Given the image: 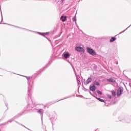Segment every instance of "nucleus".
<instances>
[{
  "instance_id": "nucleus-1",
  "label": "nucleus",
  "mask_w": 131,
  "mask_h": 131,
  "mask_svg": "<svg viewBox=\"0 0 131 131\" xmlns=\"http://www.w3.org/2000/svg\"><path fill=\"white\" fill-rule=\"evenodd\" d=\"M26 99L27 100V102H28V105L27 106V107L26 108V111H29L30 110H32L33 112V109L35 107V106L36 105L35 104V103L33 102L32 99H31V93H30V95H28V93H27V96H26Z\"/></svg>"
},
{
  "instance_id": "nucleus-5",
  "label": "nucleus",
  "mask_w": 131,
  "mask_h": 131,
  "mask_svg": "<svg viewBox=\"0 0 131 131\" xmlns=\"http://www.w3.org/2000/svg\"><path fill=\"white\" fill-rule=\"evenodd\" d=\"M86 52L88 53V54H90V55H91L92 56H96V55H97L96 51L90 47L86 48Z\"/></svg>"
},
{
  "instance_id": "nucleus-28",
  "label": "nucleus",
  "mask_w": 131,
  "mask_h": 131,
  "mask_svg": "<svg viewBox=\"0 0 131 131\" xmlns=\"http://www.w3.org/2000/svg\"><path fill=\"white\" fill-rule=\"evenodd\" d=\"M77 83L78 84H79V83H80V79H78L77 78Z\"/></svg>"
},
{
  "instance_id": "nucleus-41",
  "label": "nucleus",
  "mask_w": 131,
  "mask_h": 131,
  "mask_svg": "<svg viewBox=\"0 0 131 131\" xmlns=\"http://www.w3.org/2000/svg\"><path fill=\"white\" fill-rule=\"evenodd\" d=\"M45 128L46 129V127L44 126Z\"/></svg>"
},
{
  "instance_id": "nucleus-38",
  "label": "nucleus",
  "mask_w": 131,
  "mask_h": 131,
  "mask_svg": "<svg viewBox=\"0 0 131 131\" xmlns=\"http://www.w3.org/2000/svg\"><path fill=\"white\" fill-rule=\"evenodd\" d=\"M59 101H61V100H59L57 101V102H59Z\"/></svg>"
},
{
  "instance_id": "nucleus-22",
  "label": "nucleus",
  "mask_w": 131,
  "mask_h": 131,
  "mask_svg": "<svg viewBox=\"0 0 131 131\" xmlns=\"http://www.w3.org/2000/svg\"><path fill=\"white\" fill-rule=\"evenodd\" d=\"M97 93L98 95H102L103 94L102 93V92L100 91V90H97Z\"/></svg>"
},
{
  "instance_id": "nucleus-6",
  "label": "nucleus",
  "mask_w": 131,
  "mask_h": 131,
  "mask_svg": "<svg viewBox=\"0 0 131 131\" xmlns=\"http://www.w3.org/2000/svg\"><path fill=\"white\" fill-rule=\"evenodd\" d=\"M3 24H6L7 25H9L10 26H13V27H16V28H19L20 29H23L24 30H26L27 31H30V32H35V31H32L24 28H21V27H18L17 26H15V25H11L9 24H7V23H3Z\"/></svg>"
},
{
  "instance_id": "nucleus-8",
  "label": "nucleus",
  "mask_w": 131,
  "mask_h": 131,
  "mask_svg": "<svg viewBox=\"0 0 131 131\" xmlns=\"http://www.w3.org/2000/svg\"><path fill=\"white\" fill-rule=\"evenodd\" d=\"M50 65H51V62H49L48 64H47V65L46 66H45L42 70H40L39 71H38V72H37V73H36V75H37L38 74H40V73H41V72H42V71H43V70H45V69H47V68L49 67V66H50Z\"/></svg>"
},
{
  "instance_id": "nucleus-35",
  "label": "nucleus",
  "mask_w": 131,
  "mask_h": 131,
  "mask_svg": "<svg viewBox=\"0 0 131 131\" xmlns=\"http://www.w3.org/2000/svg\"><path fill=\"white\" fill-rule=\"evenodd\" d=\"M4 118H2L0 119V121H2V120H3L4 119Z\"/></svg>"
},
{
  "instance_id": "nucleus-40",
  "label": "nucleus",
  "mask_w": 131,
  "mask_h": 131,
  "mask_svg": "<svg viewBox=\"0 0 131 131\" xmlns=\"http://www.w3.org/2000/svg\"><path fill=\"white\" fill-rule=\"evenodd\" d=\"M45 37H46V38H47V39H48V38H47V37L45 36Z\"/></svg>"
},
{
  "instance_id": "nucleus-3",
  "label": "nucleus",
  "mask_w": 131,
  "mask_h": 131,
  "mask_svg": "<svg viewBox=\"0 0 131 131\" xmlns=\"http://www.w3.org/2000/svg\"><path fill=\"white\" fill-rule=\"evenodd\" d=\"M24 76V77H26L28 80V87L27 93H28V96H30V93H31V90L32 89V83H33V82L31 83V81L32 80V77H28L26 76Z\"/></svg>"
},
{
  "instance_id": "nucleus-26",
  "label": "nucleus",
  "mask_w": 131,
  "mask_h": 131,
  "mask_svg": "<svg viewBox=\"0 0 131 131\" xmlns=\"http://www.w3.org/2000/svg\"><path fill=\"white\" fill-rule=\"evenodd\" d=\"M71 97H72V96H68L67 97H65L64 98H63L61 100H65L66 99H68V98H71Z\"/></svg>"
},
{
  "instance_id": "nucleus-2",
  "label": "nucleus",
  "mask_w": 131,
  "mask_h": 131,
  "mask_svg": "<svg viewBox=\"0 0 131 131\" xmlns=\"http://www.w3.org/2000/svg\"><path fill=\"white\" fill-rule=\"evenodd\" d=\"M41 106H43L41 104H36L35 105V108L33 109V112H37L38 114H40L41 116V119L42 121V117L43 116V113L45 112V110L41 108Z\"/></svg>"
},
{
  "instance_id": "nucleus-10",
  "label": "nucleus",
  "mask_w": 131,
  "mask_h": 131,
  "mask_svg": "<svg viewBox=\"0 0 131 131\" xmlns=\"http://www.w3.org/2000/svg\"><path fill=\"white\" fill-rule=\"evenodd\" d=\"M120 121H122V122H126L127 123H130L131 117L126 118L125 119L120 120Z\"/></svg>"
},
{
  "instance_id": "nucleus-16",
  "label": "nucleus",
  "mask_w": 131,
  "mask_h": 131,
  "mask_svg": "<svg viewBox=\"0 0 131 131\" xmlns=\"http://www.w3.org/2000/svg\"><path fill=\"white\" fill-rule=\"evenodd\" d=\"M60 20H61V21H62V22H65V21H66V20H67V17H66V16H64L62 15L60 17Z\"/></svg>"
},
{
  "instance_id": "nucleus-19",
  "label": "nucleus",
  "mask_w": 131,
  "mask_h": 131,
  "mask_svg": "<svg viewBox=\"0 0 131 131\" xmlns=\"http://www.w3.org/2000/svg\"><path fill=\"white\" fill-rule=\"evenodd\" d=\"M93 97H94V98L95 99H97V98L98 97V95L97 94V93H96V92H94L93 94H92Z\"/></svg>"
},
{
  "instance_id": "nucleus-7",
  "label": "nucleus",
  "mask_w": 131,
  "mask_h": 131,
  "mask_svg": "<svg viewBox=\"0 0 131 131\" xmlns=\"http://www.w3.org/2000/svg\"><path fill=\"white\" fill-rule=\"evenodd\" d=\"M75 51H76L77 52H79L80 53H84V49H83V48L79 46V47H76L75 48Z\"/></svg>"
},
{
  "instance_id": "nucleus-24",
  "label": "nucleus",
  "mask_w": 131,
  "mask_h": 131,
  "mask_svg": "<svg viewBox=\"0 0 131 131\" xmlns=\"http://www.w3.org/2000/svg\"><path fill=\"white\" fill-rule=\"evenodd\" d=\"M72 20L74 22H76V17L75 16H74L73 18H72Z\"/></svg>"
},
{
  "instance_id": "nucleus-36",
  "label": "nucleus",
  "mask_w": 131,
  "mask_h": 131,
  "mask_svg": "<svg viewBox=\"0 0 131 131\" xmlns=\"http://www.w3.org/2000/svg\"><path fill=\"white\" fill-rule=\"evenodd\" d=\"M129 86H130V88H131V83H129Z\"/></svg>"
},
{
  "instance_id": "nucleus-23",
  "label": "nucleus",
  "mask_w": 131,
  "mask_h": 131,
  "mask_svg": "<svg viewBox=\"0 0 131 131\" xmlns=\"http://www.w3.org/2000/svg\"><path fill=\"white\" fill-rule=\"evenodd\" d=\"M15 122L17 123L18 124H19V125H21V126H23L24 127H25L26 128V126H24V125L20 124L19 122H18L17 121H15Z\"/></svg>"
},
{
  "instance_id": "nucleus-30",
  "label": "nucleus",
  "mask_w": 131,
  "mask_h": 131,
  "mask_svg": "<svg viewBox=\"0 0 131 131\" xmlns=\"http://www.w3.org/2000/svg\"><path fill=\"white\" fill-rule=\"evenodd\" d=\"M84 92H90V90L86 89H85V88H84Z\"/></svg>"
},
{
  "instance_id": "nucleus-17",
  "label": "nucleus",
  "mask_w": 131,
  "mask_h": 131,
  "mask_svg": "<svg viewBox=\"0 0 131 131\" xmlns=\"http://www.w3.org/2000/svg\"><path fill=\"white\" fill-rule=\"evenodd\" d=\"M115 40H116V38L115 37H112L110 40V42H113Z\"/></svg>"
},
{
  "instance_id": "nucleus-14",
  "label": "nucleus",
  "mask_w": 131,
  "mask_h": 131,
  "mask_svg": "<svg viewBox=\"0 0 131 131\" xmlns=\"http://www.w3.org/2000/svg\"><path fill=\"white\" fill-rule=\"evenodd\" d=\"M97 100H98V101H99V102H101L102 103H104V105L105 106H108L107 105L106 103V101L104 99H101L100 98H97Z\"/></svg>"
},
{
  "instance_id": "nucleus-37",
  "label": "nucleus",
  "mask_w": 131,
  "mask_h": 131,
  "mask_svg": "<svg viewBox=\"0 0 131 131\" xmlns=\"http://www.w3.org/2000/svg\"><path fill=\"white\" fill-rule=\"evenodd\" d=\"M43 108H44V109H45L46 108V106H44Z\"/></svg>"
},
{
  "instance_id": "nucleus-9",
  "label": "nucleus",
  "mask_w": 131,
  "mask_h": 131,
  "mask_svg": "<svg viewBox=\"0 0 131 131\" xmlns=\"http://www.w3.org/2000/svg\"><path fill=\"white\" fill-rule=\"evenodd\" d=\"M62 56V57L64 58V59H68V58H69V57L71 56V54H70V53H69V52H66L63 53Z\"/></svg>"
},
{
  "instance_id": "nucleus-4",
  "label": "nucleus",
  "mask_w": 131,
  "mask_h": 131,
  "mask_svg": "<svg viewBox=\"0 0 131 131\" xmlns=\"http://www.w3.org/2000/svg\"><path fill=\"white\" fill-rule=\"evenodd\" d=\"M22 114H23V113H20L18 114L17 115H16V116L13 117L12 118L9 120L7 122L3 123L2 124V125H6L7 124H9V122H10V123L13 122V121H14V120H15V119H17V118H19V117H20V116H21L22 115Z\"/></svg>"
},
{
  "instance_id": "nucleus-15",
  "label": "nucleus",
  "mask_w": 131,
  "mask_h": 131,
  "mask_svg": "<svg viewBox=\"0 0 131 131\" xmlns=\"http://www.w3.org/2000/svg\"><path fill=\"white\" fill-rule=\"evenodd\" d=\"M92 79L91 77H88V79L86 80V82H84V84H89V83H91L92 82Z\"/></svg>"
},
{
  "instance_id": "nucleus-32",
  "label": "nucleus",
  "mask_w": 131,
  "mask_h": 131,
  "mask_svg": "<svg viewBox=\"0 0 131 131\" xmlns=\"http://www.w3.org/2000/svg\"><path fill=\"white\" fill-rule=\"evenodd\" d=\"M5 106L6 107H7V108H8V102H5Z\"/></svg>"
},
{
  "instance_id": "nucleus-11",
  "label": "nucleus",
  "mask_w": 131,
  "mask_h": 131,
  "mask_svg": "<svg viewBox=\"0 0 131 131\" xmlns=\"http://www.w3.org/2000/svg\"><path fill=\"white\" fill-rule=\"evenodd\" d=\"M122 92H123V90L121 88H119L117 91V96L120 97L122 95Z\"/></svg>"
},
{
  "instance_id": "nucleus-34",
  "label": "nucleus",
  "mask_w": 131,
  "mask_h": 131,
  "mask_svg": "<svg viewBox=\"0 0 131 131\" xmlns=\"http://www.w3.org/2000/svg\"><path fill=\"white\" fill-rule=\"evenodd\" d=\"M74 72L75 73V75H76L77 74H76V71H75V70L74 69Z\"/></svg>"
},
{
  "instance_id": "nucleus-13",
  "label": "nucleus",
  "mask_w": 131,
  "mask_h": 131,
  "mask_svg": "<svg viewBox=\"0 0 131 131\" xmlns=\"http://www.w3.org/2000/svg\"><path fill=\"white\" fill-rule=\"evenodd\" d=\"M90 91H91V92H95V91H96V85H90Z\"/></svg>"
},
{
  "instance_id": "nucleus-25",
  "label": "nucleus",
  "mask_w": 131,
  "mask_h": 131,
  "mask_svg": "<svg viewBox=\"0 0 131 131\" xmlns=\"http://www.w3.org/2000/svg\"><path fill=\"white\" fill-rule=\"evenodd\" d=\"M107 96L108 98V99H112V96H111V95H110L109 94H107Z\"/></svg>"
},
{
  "instance_id": "nucleus-33",
  "label": "nucleus",
  "mask_w": 131,
  "mask_h": 131,
  "mask_svg": "<svg viewBox=\"0 0 131 131\" xmlns=\"http://www.w3.org/2000/svg\"><path fill=\"white\" fill-rule=\"evenodd\" d=\"M88 92H89L91 96H93V93H92V92H91V91H90V90H89V91H88Z\"/></svg>"
},
{
  "instance_id": "nucleus-29",
  "label": "nucleus",
  "mask_w": 131,
  "mask_h": 131,
  "mask_svg": "<svg viewBox=\"0 0 131 131\" xmlns=\"http://www.w3.org/2000/svg\"><path fill=\"white\" fill-rule=\"evenodd\" d=\"M50 120H51L52 123H53V122H54V118H51Z\"/></svg>"
},
{
  "instance_id": "nucleus-21",
  "label": "nucleus",
  "mask_w": 131,
  "mask_h": 131,
  "mask_svg": "<svg viewBox=\"0 0 131 131\" xmlns=\"http://www.w3.org/2000/svg\"><path fill=\"white\" fill-rule=\"evenodd\" d=\"M112 94L114 97H115V96H116V92L114 90L112 91Z\"/></svg>"
},
{
  "instance_id": "nucleus-12",
  "label": "nucleus",
  "mask_w": 131,
  "mask_h": 131,
  "mask_svg": "<svg viewBox=\"0 0 131 131\" xmlns=\"http://www.w3.org/2000/svg\"><path fill=\"white\" fill-rule=\"evenodd\" d=\"M36 33H37L39 35H41V36H44V37H46V35H48L50 34V32H47L46 33H41L39 32H36Z\"/></svg>"
},
{
  "instance_id": "nucleus-39",
  "label": "nucleus",
  "mask_w": 131,
  "mask_h": 131,
  "mask_svg": "<svg viewBox=\"0 0 131 131\" xmlns=\"http://www.w3.org/2000/svg\"><path fill=\"white\" fill-rule=\"evenodd\" d=\"M43 127H44L43 126H42V128H43Z\"/></svg>"
},
{
  "instance_id": "nucleus-18",
  "label": "nucleus",
  "mask_w": 131,
  "mask_h": 131,
  "mask_svg": "<svg viewBox=\"0 0 131 131\" xmlns=\"http://www.w3.org/2000/svg\"><path fill=\"white\" fill-rule=\"evenodd\" d=\"M107 81H109L110 82H114L115 81V80H114L112 78H110L107 79Z\"/></svg>"
},
{
  "instance_id": "nucleus-20",
  "label": "nucleus",
  "mask_w": 131,
  "mask_h": 131,
  "mask_svg": "<svg viewBox=\"0 0 131 131\" xmlns=\"http://www.w3.org/2000/svg\"><path fill=\"white\" fill-rule=\"evenodd\" d=\"M93 85H98V86H99V85H100V83H99V82H98V81H95L94 82Z\"/></svg>"
},
{
  "instance_id": "nucleus-27",
  "label": "nucleus",
  "mask_w": 131,
  "mask_h": 131,
  "mask_svg": "<svg viewBox=\"0 0 131 131\" xmlns=\"http://www.w3.org/2000/svg\"><path fill=\"white\" fill-rule=\"evenodd\" d=\"M1 17H2V20L1 21H3V13L2 12V9H1Z\"/></svg>"
},
{
  "instance_id": "nucleus-31",
  "label": "nucleus",
  "mask_w": 131,
  "mask_h": 131,
  "mask_svg": "<svg viewBox=\"0 0 131 131\" xmlns=\"http://www.w3.org/2000/svg\"><path fill=\"white\" fill-rule=\"evenodd\" d=\"M64 1H65V0H61V1H60V4H61V5H63V3L64 2Z\"/></svg>"
}]
</instances>
